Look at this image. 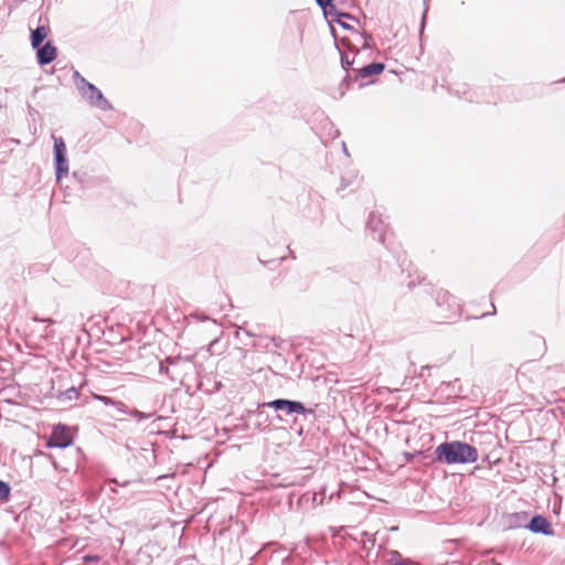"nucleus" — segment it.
Listing matches in <instances>:
<instances>
[{"label":"nucleus","instance_id":"1","mask_svg":"<svg viewBox=\"0 0 565 565\" xmlns=\"http://www.w3.org/2000/svg\"><path fill=\"white\" fill-rule=\"evenodd\" d=\"M428 318L438 323L448 322L460 317L461 307L457 299L444 289L434 291L428 303Z\"/></svg>","mask_w":565,"mask_h":565},{"label":"nucleus","instance_id":"2","mask_svg":"<svg viewBox=\"0 0 565 565\" xmlns=\"http://www.w3.org/2000/svg\"><path fill=\"white\" fill-rule=\"evenodd\" d=\"M436 459L448 465L473 463L478 460V450L462 441L443 443L435 449Z\"/></svg>","mask_w":565,"mask_h":565},{"label":"nucleus","instance_id":"3","mask_svg":"<svg viewBox=\"0 0 565 565\" xmlns=\"http://www.w3.org/2000/svg\"><path fill=\"white\" fill-rule=\"evenodd\" d=\"M73 78L75 82V86L81 93L82 97L85 98L92 106L102 109V110H110L113 107L110 103L105 98L100 89H98L94 84L89 83L86 78H84L78 71H74Z\"/></svg>","mask_w":565,"mask_h":565},{"label":"nucleus","instance_id":"4","mask_svg":"<svg viewBox=\"0 0 565 565\" xmlns=\"http://www.w3.org/2000/svg\"><path fill=\"white\" fill-rule=\"evenodd\" d=\"M54 147V168H55V177L57 181H61L62 178L68 174V160L66 157V146L62 137L52 136Z\"/></svg>","mask_w":565,"mask_h":565},{"label":"nucleus","instance_id":"5","mask_svg":"<svg viewBox=\"0 0 565 565\" xmlns=\"http://www.w3.org/2000/svg\"><path fill=\"white\" fill-rule=\"evenodd\" d=\"M263 407L274 408L275 411H281L288 415L290 414H312L313 411L307 409L301 402L289 401L284 398H277L263 404Z\"/></svg>","mask_w":565,"mask_h":565},{"label":"nucleus","instance_id":"6","mask_svg":"<svg viewBox=\"0 0 565 565\" xmlns=\"http://www.w3.org/2000/svg\"><path fill=\"white\" fill-rule=\"evenodd\" d=\"M73 443V439L64 425H57L53 428L50 438L46 441L49 448H66Z\"/></svg>","mask_w":565,"mask_h":565},{"label":"nucleus","instance_id":"7","mask_svg":"<svg viewBox=\"0 0 565 565\" xmlns=\"http://www.w3.org/2000/svg\"><path fill=\"white\" fill-rule=\"evenodd\" d=\"M524 527L529 529L533 533L553 535V529L550 521L543 515H534Z\"/></svg>","mask_w":565,"mask_h":565},{"label":"nucleus","instance_id":"8","mask_svg":"<svg viewBox=\"0 0 565 565\" xmlns=\"http://www.w3.org/2000/svg\"><path fill=\"white\" fill-rule=\"evenodd\" d=\"M367 228L372 231L373 233H377V239L385 244L386 241V224L382 220L381 216L376 215L374 212H372L369 216Z\"/></svg>","mask_w":565,"mask_h":565},{"label":"nucleus","instance_id":"9","mask_svg":"<svg viewBox=\"0 0 565 565\" xmlns=\"http://www.w3.org/2000/svg\"><path fill=\"white\" fill-rule=\"evenodd\" d=\"M384 67L385 66L383 63L373 62L361 68H352V73H354L352 82H356L359 78H366L372 75H379L384 71Z\"/></svg>","mask_w":565,"mask_h":565},{"label":"nucleus","instance_id":"10","mask_svg":"<svg viewBox=\"0 0 565 565\" xmlns=\"http://www.w3.org/2000/svg\"><path fill=\"white\" fill-rule=\"evenodd\" d=\"M358 52H359V49H355V52L353 53V55L351 57L350 53L342 52L340 50L341 65H342V68L347 71V75L343 77V79L341 82V86L349 87V85L352 83L354 73H352V68L350 70V67L354 64V58H355V55Z\"/></svg>","mask_w":565,"mask_h":565},{"label":"nucleus","instance_id":"11","mask_svg":"<svg viewBox=\"0 0 565 565\" xmlns=\"http://www.w3.org/2000/svg\"><path fill=\"white\" fill-rule=\"evenodd\" d=\"M36 58L40 65H46L56 58V47L52 42H46L44 45L36 47Z\"/></svg>","mask_w":565,"mask_h":565},{"label":"nucleus","instance_id":"12","mask_svg":"<svg viewBox=\"0 0 565 565\" xmlns=\"http://www.w3.org/2000/svg\"><path fill=\"white\" fill-rule=\"evenodd\" d=\"M92 396L94 399L102 402L106 406H114L118 412L122 414L127 413L126 404L120 401H115L108 396L99 395L96 393H93Z\"/></svg>","mask_w":565,"mask_h":565},{"label":"nucleus","instance_id":"13","mask_svg":"<svg viewBox=\"0 0 565 565\" xmlns=\"http://www.w3.org/2000/svg\"><path fill=\"white\" fill-rule=\"evenodd\" d=\"M50 29L47 26H38L31 32V44L34 49L39 47L47 36Z\"/></svg>","mask_w":565,"mask_h":565},{"label":"nucleus","instance_id":"14","mask_svg":"<svg viewBox=\"0 0 565 565\" xmlns=\"http://www.w3.org/2000/svg\"><path fill=\"white\" fill-rule=\"evenodd\" d=\"M331 22L339 23L343 29L353 30V28L348 23V20H352L353 17L349 13H342L338 11L337 8L332 10V17H329Z\"/></svg>","mask_w":565,"mask_h":565},{"label":"nucleus","instance_id":"15","mask_svg":"<svg viewBox=\"0 0 565 565\" xmlns=\"http://www.w3.org/2000/svg\"><path fill=\"white\" fill-rule=\"evenodd\" d=\"M281 340L275 337H262L258 339V341L254 344L256 348L265 349L267 351L271 350V345L275 348H278L280 345Z\"/></svg>","mask_w":565,"mask_h":565},{"label":"nucleus","instance_id":"16","mask_svg":"<svg viewBox=\"0 0 565 565\" xmlns=\"http://www.w3.org/2000/svg\"><path fill=\"white\" fill-rule=\"evenodd\" d=\"M527 514L525 512L512 513L508 516V525L509 527H521L524 526V522L526 521Z\"/></svg>","mask_w":565,"mask_h":565},{"label":"nucleus","instance_id":"17","mask_svg":"<svg viewBox=\"0 0 565 565\" xmlns=\"http://www.w3.org/2000/svg\"><path fill=\"white\" fill-rule=\"evenodd\" d=\"M79 396V392L76 387L72 386L63 392H61L57 396L58 401L61 402H67V401H75Z\"/></svg>","mask_w":565,"mask_h":565},{"label":"nucleus","instance_id":"18","mask_svg":"<svg viewBox=\"0 0 565 565\" xmlns=\"http://www.w3.org/2000/svg\"><path fill=\"white\" fill-rule=\"evenodd\" d=\"M316 2L322 9L326 17H332V10L335 8L332 0H316Z\"/></svg>","mask_w":565,"mask_h":565},{"label":"nucleus","instance_id":"19","mask_svg":"<svg viewBox=\"0 0 565 565\" xmlns=\"http://www.w3.org/2000/svg\"><path fill=\"white\" fill-rule=\"evenodd\" d=\"M355 35H356L355 42L358 44H361L362 49H369L370 47V41L372 39L371 35H367V34H364V33H359V32H355Z\"/></svg>","mask_w":565,"mask_h":565},{"label":"nucleus","instance_id":"20","mask_svg":"<svg viewBox=\"0 0 565 565\" xmlns=\"http://www.w3.org/2000/svg\"><path fill=\"white\" fill-rule=\"evenodd\" d=\"M126 414H129L130 416H132L134 418H136L138 422H141V420H145V419H149L153 416L152 413H143V412H140V411H137V409H134V411H127Z\"/></svg>","mask_w":565,"mask_h":565},{"label":"nucleus","instance_id":"21","mask_svg":"<svg viewBox=\"0 0 565 565\" xmlns=\"http://www.w3.org/2000/svg\"><path fill=\"white\" fill-rule=\"evenodd\" d=\"M10 495V486L0 480V501L7 500Z\"/></svg>","mask_w":565,"mask_h":565},{"label":"nucleus","instance_id":"22","mask_svg":"<svg viewBox=\"0 0 565 565\" xmlns=\"http://www.w3.org/2000/svg\"><path fill=\"white\" fill-rule=\"evenodd\" d=\"M404 558H402L401 553L397 551H393L391 553L390 564L395 565V563L402 562Z\"/></svg>","mask_w":565,"mask_h":565},{"label":"nucleus","instance_id":"23","mask_svg":"<svg viewBox=\"0 0 565 565\" xmlns=\"http://www.w3.org/2000/svg\"><path fill=\"white\" fill-rule=\"evenodd\" d=\"M218 341L220 339L216 337L214 340H212L207 347V351L211 353V354H215V353H218L216 351V347L218 344Z\"/></svg>","mask_w":565,"mask_h":565},{"label":"nucleus","instance_id":"24","mask_svg":"<svg viewBox=\"0 0 565 565\" xmlns=\"http://www.w3.org/2000/svg\"><path fill=\"white\" fill-rule=\"evenodd\" d=\"M427 11H428V6L425 4V9H424L422 21H420V34H423V32H424V28H425V24H426Z\"/></svg>","mask_w":565,"mask_h":565},{"label":"nucleus","instance_id":"25","mask_svg":"<svg viewBox=\"0 0 565 565\" xmlns=\"http://www.w3.org/2000/svg\"><path fill=\"white\" fill-rule=\"evenodd\" d=\"M99 558H100V557H99L98 555H89V554H88V555H84V556H83V561H84L85 563H89V562H98V561H99Z\"/></svg>","mask_w":565,"mask_h":565},{"label":"nucleus","instance_id":"26","mask_svg":"<svg viewBox=\"0 0 565 565\" xmlns=\"http://www.w3.org/2000/svg\"><path fill=\"white\" fill-rule=\"evenodd\" d=\"M159 372L161 374H169V367L164 364V362H160Z\"/></svg>","mask_w":565,"mask_h":565},{"label":"nucleus","instance_id":"27","mask_svg":"<svg viewBox=\"0 0 565 565\" xmlns=\"http://www.w3.org/2000/svg\"><path fill=\"white\" fill-rule=\"evenodd\" d=\"M395 565H417V564L409 558H404L402 562L395 563Z\"/></svg>","mask_w":565,"mask_h":565},{"label":"nucleus","instance_id":"28","mask_svg":"<svg viewBox=\"0 0 565 565\" xmlns=\"http://www.w3.org/2000/svg\"><path fill=\"white\" fill-rule=\"evenodd\" d=\"M35 321H42V322H49V323H54L55 321L52 320V319H40V318H34Z\"/></svg>","mask_w":565,"mask_h":565},{"label":"nucleus","instance_id":"29","mask_svg":"<svg viewBox=\"0 0 565 565\" xmlns=\"http://www.w3.org/2000/svg\"><path fill=\"white\" fill-rule=\"evenodd\" d=\"M196 318L201 321H205L209 319L206 316H196Z\"/></svg>","mask_w":565,"mask_h":565},{"label":"nucleus","instance_id":"30","mask_svg":"<svg viewBox=\"0 0 565 565\" xmlns=\"http://www.w3.org/2000/svg\"><path fill=\"white\" fill-rule=\"evenodd\" d=\"M492 307H494V306L492 305ZM494 313H495V308H493V311H492L490 315H494ZM488 315H489V313H482L480 317H486V316H488Z\"/></svg>","mask_w":565,"mask_h":565},{"label":"nucleus","instance_id":"31","mask_svg":"<svg viewBox=\"0 0 565 565\" xmlns=\"http://www.w3.org/2000/svg\"><path fill=\"white\" fill-rule=\"evenodd\" d=\"M356 279L363 280L365 277L364 275L355 277Z\"/></svg>","mask_w":565,"mask_h":565},{"label":"nucleus","instance_id":"32","mask_svg":"<svg viewBox=\"0 0 565 565\" xmlns=\"http://www.w3.org/2000/svg\"><path fill=\"white\" fill-rule=\"evenodd\" d=\"M343 152H345L348 154V150H347L345 143H343Z\"/></svg>","mask_w":565,"mask_h":565},{"label":"nucleus","instance_id":"33","mask_svg":"<svg viewBox=\"0 0 565 565\" xmlns=\"http://www.w3.org/2000/svg\"><path fill=\"white\" fill-rule=\"evenodd\" d=\"M349 51H351V53L353 52V49H352L351 44L349 45Z\"/></svg>","mask_w":565,"mask_h":565},{"label":"nucleus","instance_id":"34","mask_svg":"<svg viewBox=\"0 0 565 565\" xmlns=\"http://www.w3.org/2000/svg\"><path fill=\"white\" fill-rule=\"evenodd\" d=\"M331 32H332L333 36L335 38L334 29L333 28H331Z\"/></svg>","mask_w":565,"mask_h":565}]
</instances>
